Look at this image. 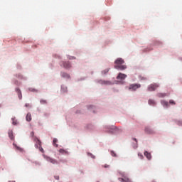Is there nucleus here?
Instances as JSON below:
<instances>
[{
    "label": "nucleus",
    "instance_id": "20",
    "mask_svg": "<svg viewBox=\"0 0 182 182\" xmlns=\"http://www.w3.org/2000/svg\"><path fill=\"white\" fill-rule=\"evenodd\" d=\"M56 143H58V139L54 138L53 140V146H55V147H58V144H56Z\"/></svg>",
    "mask_w": 182,
    "mask_h": 182
},
{
    "label": "nucleus",
    "instance_id": "27",
    "mask_svg": "<svg viewBox=\"0 0 182 182\" xmlns=\"http://www.w3.org/2000/svg\"><path fill=\"white\" fill-rule=\"evenodd\" d=\"M87 156H89L91 157L92 159H95V156L92 155L91 153H87Z\"/></svg>",
    "mask_w": 182,
    "mask_h": 182
},
{
    "label": "nucleus",
    "instance_id": "37",
    "mask_svg": "<svg viewBox=\"0 0 182 182\" xmlns=\"http://www.w3.org/2000/svg\"><path fill=\"white\" fill-rule=\"evenodd\" d=\"M141 157H143V155H141Z\"/></svg>",
    "mask_w": 182,
    "mask_h": 182
},
{
    "label": "nucleus",
    "instance_id": "9",
    "mask_svg": "<svg viewBox=\"0 0 182 182\" xmlns=\"http://www.w3.org/2000/svg\"><path fill=\"white\" fill-rule=\"evenodd\" d=\"M34 141L36 142L35 147H36V149H39V147L42 146V142L38 138H36Z\"/></svg>",
    "mask_w": 182,
    "mask_h": 182
},
{
    "label": "nucleus",
    "instance_id": "22",
    "mask_svg": "<svg viewBox=\"0 0 182 182\" xmlns=\"http://www.w3.org/2000/svg\"><path fill=\"white\" fill-rule=\"evenodd\" d=\"M59 153H61V154H65L68 153V151H66L64 149H60Z\"/></svg>",
    "mask_w": 182,
    "mask_h": 182
},
{
    "label": "nucleus",
    "instance_id": "29",
    "mask_svg": "<svg viewBox=\"0 0 182 182\" xmlns=\"http://www.w3.org/2000/svg\"><path fill=\"white\" fill-rule=\"evenodd\" d=\"M12 120H13V124H14V126H16V121H15V119H12Z\"/></svg>",
    "mask_w": 182,
    "mask_h": 182
},
{
    "label": "nucleus",
    "instance_id": "30",
    "mask_svg": "<svg viewBox=\"0 0 182 182\" xmlns=\"http://www.w3.org/2000/svg\"><path fill=\"white\" fill-rule=\"evenodd\" d=\"M89 110H90V109H94V107L90 105L89 107H88Z\"/></svg>",
    "mask_w": 182,
    "mask_h": 182
},
{
    "label": "nucleus",
    "instance_id": "19",
    "mask_svg": "<svg viewBox=\"0 0 182 182\" xmlns=\"http://www.w3.org/2000/svg\"><path fill=\"white\" fill-rule=\"evenodd\" d=\"M14 144V147H16V149L17 150H18L19 151H23V149L22 148H21V147L16 146V144Z\"/></svg>",
    "mask_w": 182,
    "mask_h": 182
},
{
    "label": "nucleus",
    "instance_id": "2",
    "mask_svg": "<svg viewBox=\"0 0 182 182\" xmlns=\"http://www.w3.org/2000/svg\"><path fill=\"white\" fill-rule=\"evenodd\" d=\"M159 84L157 83H153L148 86L147 90L148 92H154L157 88H159Z\"/></svg>",
    "mask_w": 182,
    "mask_h": 182
},
{
    "label": "nucleus",
    "instance_id": "12",
    "mask_svg": "<svg viewBox=\"0 0 182 182\" xmlns=\"http://www.w3.org/2000/svg\"><path fill=\"white\" fill-rule=\"evenodd\" d=\"M162 106H164V107H168V102L166 101V100H162L161 102Z\"/></svg>",
    "mask_w": 182,
    "mask_h": 182
},
{
    "label": "nucleus",
    "instance_id": "13",
    "mask_svg": "<svg viewBox=\"0 0 182 182\" xmlns=\"http://www.w3.org/2000/svg\"><path fill=\"white\" fill-rule=\"evenodd\" d=\"M26 119L27 122H31V120H32V114L31 113H28L26 117Z\"/></svg>",
    "mask_w": 182,
    "mask_h": 182
},
{
    "label": "nucleus",
    "instance_id": "17",
    "mask_svg": "<svg viewBox=\"0 0 182 182\" xmlns=\"http://www.w3.org/2000/svg\"><path fill=\"white\" fill-rule=\"evenodd\" d=\"M166 96H167V95L166 93L160 92V93L157 94V97H166Z\"/></svg>",
    "mask_w": 182,
    "mask_h": 182
},
{
    "label": "nucleus",
    "instance_id": "28",
    "mask_svg": "<svg viewBox=\"0 0 182 182\" xmlns=\"http://www.w3.org/2000/svg\"><path fill=\"white\" fill-rule=\"evenodd\" d=\"M111 155L112 156V157H116V153H114V151H111Z\"/></svg>",
    "mask_w": 182,
    "mask_h": 182
},
{
    "label": "nucleus",
    "instance_id": "25",
    "mask_svg": "<svg viewBox=\"0 0 182 182\" xmlns=\"http://www.w3.org/2000/svg\"><path fill=\"white\" fill-rule=\"evenodd\" d=\"M169 104L170 105H176V102H174V100H169Z\"/></svg>",
    "mask_w": 182,
    "mask_h": 182
},
{
    "label": "nucleus",
    "instance_id": "10",
    "mask_svg": "<svg viewBox=\"0 0 182 182\" xmlns=\"http://www.w3.org/2000/svg\"><path fill=\"white\" fill-rule=\"evenodd\" d=\"M61 76L65 79H70V75L66 73H61Z\"/></svg>",
    "mask_w": 182,
    "mask_h": 182
},
{
    "label": "nucleus",
    "instance_id": "15",
    "mask_svg": "<svg viewBox=\"0 0 182 182\" xmlns=\"http://www.w3.org/2000/svg\"><path fill=\"white\" fill-rule=\"evenodd\" d=\"M149 105H150V106H156V101H154V100H149L148 101Z\"/></svg>",
    "mask_w": 182,
    "mask_h": 182
},
{
    "label": "nucleus",
    "instance_id": "35",
    "mask_svg": "<svg viewBox=\"0 0 182 182\" xmlns=\"http://www.w3.org/2000/svg\"><path fill=\"white\" fill-rule=\"evenodd\" d=\"M32 136H33V132H31Z\"/></svg>",
    "mask_w": 182,
    "mask_h": 182
},
{
    "label": "nucleus",
    "instance_id": "4",
    "mask_svg": "<svg viewBox=\"0 0 182 182\" xmlns=\"http://www.w3.org/2000/svg\"><path fill=\"white\" fill-rule=\"evenodd\" d=\"M145 133H146V134H154V133H156V131H154V129H153L150 127H146Z\"/></svg>",
    "mask_w": 182,
    "mask_h": 182
},
{
    "label": "nucleus",
    "instance_id": "16",
    "mask_svg": "<svg viewBox=\"0 0 182 182\" xmlns=\"http://www.w3.org/2000/svg\"><path fill=\"white\" fill-rule=\"evenodd\" d=\"M9 137L11 139V140H14V132L9 131Z\"/></svg>",
    "mask_w": 182,
    "mask_h": 182
},
{
    "label": "nucleus",
    "instance_id": "23",
    "mask_svg": "<svg viewBox=\"0 0 182 182\" xmlns=\"http://www.w3.org/2000/svg\"><path fill=\"white\" fill-rule=\"evenodd\" d=\"M29 92H38V90L35 88H28Z\"/></svg>",
    "mask_w": 182,
    "mask_h": 182
},
{
    "label": "nucleus",
    "instance_id": "6",
    "mask_svg": "<svg viewBox=\"0 0 182 182\" xmlns=\"http://www.w3.org/2000/svg\"><path fill=\"white\" fill-rule=\"evenodd\" d=\"M127 77V75L119 73L117 77V79L119 80H124Z\"/></svg>",
    "mask_w": 182,
    "mask_h": 182
},
{
    "label": "nucleus",
    "instance_id": "5",
    "mask_svg": "<svg viewBox=\"0 0 182 182\" xmlns=\"http://www.w3.org/2000/svg\"><path fill=\"white\" fill-rule=\"evenodd\" d=\"M123 178H119L118 180L121 182H131L129 177L124 176V173H122Z\"/></svg>",
    "mask_w": 182,
    "mask_h": 182
},
{
    "label": "nucleus",
    "instance_id": "31",
    "mask_svg": "<svg viewBox=\"0 0 182 182\" xmlns=\"http://www.w3.org/2000/svg\"><path fill=\"white\" fill-rule=\"evenodd\" d=\"M55 180H59V176H55Z\"/></svg>",
    "mask_w": 182,
    "mask_h": 182
},
{
    "label": "nucleus",
    "instance_id": "36",
    "mask_svg": "<svg viewBox=\"0 0 182 182\" xmlns=\"http://www.w3.org/2000/svg\"><path fill=\"white\" fill-rule=\"evenodd\" d=\"M9 182H15V181H9Z\"/></svg>",
    "mask_w": 182,
    "mask_h": 182
},
{
    "label": "nucleus",
    "instance_id": "32",
    "mask_svg": "<svg viewBox=\"0 0 182 182\" xmlns=\"http://www.w3.org/2000/svg\"><path fill=\"white\" fill-rule=\"evenodd\" d=\"M142 80H146L147 78L146 77H142L141 78Z\"/></svg>",
    "mask_w": 182,
    "mask_h": 182
},
{
    "label": "nucleus",
    "instance_id": "14",
    "mask_svg": "<svg viewBox=\"0 0 182 182\" xmlns=\"http://www.w3.org/2000/svg\"><path fill=\"white\" fill-rule=\"evenodd\" d=\"M144 156L146 157V159H148V160H151V154H150L147 151H145Z\"/></svg>",
    "mask_w": 182,
    "mask_h": 182
},
{
    "label": "nucleus",
    "instance_id": "26",
    "mask_svg": "<svg viewBox=\"0 0 182 182\" xmlns=\"http://www.w3.org/2000/svg\"><path fill=\"white\" fill-rule=\"evenodd\" d=\"M38 149H39L40 151H41V153H45V151L43 150V148H42L41 146H39Z\"/></svg>",
    "mask_w": 182,
    "mask_h": 182
},
{
    "label": "nucleus",
    "instance_id": "34",
    "mask_svg": "<svg viewBox=\"0 0 182 182\" xmlns=\"http://www.w3.org/2000/svg\"><path fill=\"white\" fill-rule=\"evenodd\" d=\"M25 106H26V107H29V104H26Z\"/></svg>",
    "mask_w": 182,
    "mask_h": 182
},
{
    "label": "nucleus",
    "instance_id": "33",
    "mask_svg": "<svg viewBox=\"0 0 182 182\" xmlns=\"http://www.w3.org/2000/svg\"><path fill=\"white\" fill-rule=\"evenodd\" d=\"M133 140H134V141H136V143H137V139L134 138Z\"/></svg>",
    "mask_w": 182,
    "mask_h": 182
},
{
    "label": "nucleus",
    "instance_id": "21",
    "mask_svg": "<svg viewBox=\"0 0 182 182\" xmlns=\"http://www.w3.org/2000/svg\"><path fill=\"white\" fill-rule=\"evenodd\" d=\"M40 103L41 105H47L48 104V101H46V100H40Z\"/></svg>",
    "mask_w": 182,
    "mask_h": 182
},
{
    "label": "nucleus",
    "instance_id": "24",
    "mask_svg": "<svg viewBox=\"0 0 182 182\" xmlns=\"http://www.w3.org/2000/svg\"><path fill=\"white\" fill-rule=\"evenodd\" d=\"M109 73V69H105V70L102 71L103 75H106V73Z\"/></svg>",
    "mask_w": 182,
    "mask_h": 182
},
{
    "label": "nucleus",
    "instance_id": "7",
    "mask_svg": "<svg viewBox=\"0 0 182 182\" xmlns=\"http://www.w3.org/2000/svg\"><path fill=\"white\" fill-rule=\"evenodd\" d=\"M60 66H63V68H65V69H70L71 67L70 63L69 62H62L60 63Z\"/></svg>",
    "mask_w": 182,
    "mask_h": 182
},
{
    "label": "nucleus",
    "instance_id": "11",
    "mask_svg": "<svg viewBox=\"0 0 182 182\" xmlns=\"http://www.w3.org/2000/svg\"><path fill=\"white\" fill-rule=\"evenodd\" d=\"M16 91L17 92V95L18 96V99H22V92H21V90L19 88H16Z\"/></svg>",
    "mask_w": 182,
    "mask_h": 182
},
{
    "label": "nucleus",
    "instance_id": "38",
    "mask_svg": "<svg viewBox=\"0 0 182 182\" xmlns=\"http://www.w3.org/2000/svg\"><path fill=\"white\" fill-rule=\"evenodd\" d=\"M152 182H156V181H152Z\"/></svg>",
    "mask_w": 182,
    "mask_h": 182
},
{
    "label": "nucleus",
    "instance_id": "1",
    "mask_svg": "<svg viewBox=\"0 0 182 182\" xmlns=\"http://www.w3.org/2000/svg\"><path fill=\"white\" fill-rule=\"evenodd\" d=\"M123 63H124V60H123V58H117L114 61V69H117L118 70H124L125 69H127V66L123 65Z\"/></svg>",
    "mask_w": 182,
    "mask_h": 182
},
{
    "label": "nucleus",
    "instance_id": "18",
    "mask_svg": "<svg viewBox=\"0 0 182 182\" xmlns=\"http://www.w3.org/2000/svg\"><path fill=\"white\" fill-rule=\"evenodd\" d=\"M102 85H112L110 81H101Z\"/></svg>",
    "mask_w": 182,
    "mask_h": 182
},
{
    "label": "nucleus",
    "instance_id": "8",
    "mask_svg": "<svg viewBox=\"0 0 182 182\" xmlns=\"http://www.w3.org/2000/svg\"><path fill=\"white\" fill-rule=\"evenodd\" d=\"M46 159L52 164H58V161H56V159H53L49 156H46Z\"/></svg>",
    "mask_w": 182,
    "mask_h": 182
},
{
    "label": "nucleus",
    "instance_id": "3",
    "mask_svg": "<svg viewBox=\"0 0 182 182\" xmlns=\"http://www.w3.org/2000/svg\"><path fill=\"white\" fill-rule=\"evenodd\" d=\"M141 85L140 84H131L129 87L128 89L129 90H137V89H140Z\"/></svg>",
    "mask_w": 182,
    "mask_h": 182
}]
</instances>
